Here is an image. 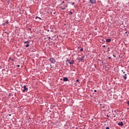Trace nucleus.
<instances>
[{"instance_id": "412c9836", "label": "nucleus", "mask_w": 129, "mask_h": 129, "mask_svg": "<svg viewBox=\"0 0 129 129\" xmlns=\"http://www.w3.org/2000/svg\"><path fill=\"white\" fill-rule=\"evenodd\" d=\"M61 4H65V2L64 1H63Z\"/></svg>"}, {"instance_id": "ddd939ff", "label": "nucleus", "mask_w": 129, "mask_h": 129, "mask_svg": "<svg viewBox=\"0 0 129 129\" xmlns=\"http://www.w3.org/2000/svg\"><path fill=\"white\" fill-rule=\"evenodd\" d=\"M24 44H30V42L26 41H24Z\"/></svg>"}, {"instance_id": "f257e3e1", "label": "nucleus", "mask_w": 129, "mask_h": 129, "mask_svg": "<svg viewBox=\"0 0 129 129\" xmlns=\"http://www.w3.org/2000/svg\"><path fill=\"white\" fill-rule=\"evenodd\" d=\"M60 8L62 10V11H64V10H66V8L68 7V5L67 4H61L59 5Z\"/></svg>"}, {"instance_id": "2eb2a0df", "label": "nucleus", "mask_w": 129, "mask_h": 129, "mask_svg": "<svg viewBox=\"0 0 129 129\" xmlns=\"http://www.w3.org/2000/svg\"><path fill=\"white\" fill-rule=\"evenodd\" d=\"M69 15H73V13L72 12H69Z\"/></svg>"}, {"instance_id": "9b49d317", "label": "nucleus", "mask_w": 129, "mask_h": 129, "mask_svg": "<svg viewBox=\"0 0 129 129\" xmlns=\"http://www.w3.org/2000/svg\"><path fill=\"white\" fill-rule=\"evenodd\" d=\"M111 41V39L109 38H108L106 39V42H108V43H110Z\"/></svg>"}, {"instance_id": "1a4fd4ad", "label": "nucleus", "mask_w": 129, "mask_h": 129, "mask_svg": "<svg viewBox=\"0 0 129 129\" xmlns=\"http://www.w3.org/2000/svg\"><path fill=\"white\" fill-rule=\"evenodd\" d=\"M63 81L64 82L68 81V78L67 77L63 78Z\"/></svg>"}, {"instance_id": "c9c22d12", "label": "nucleus", "mask_w": 129, "mask_h": 129, "mask_svg": "<svg viewBox=\"0 0 129 129\" xmlns=\"http://www.w3.org/2000/svg\"><path fill=\"white\" fill-rule=\"evenodd\" d=\"M127 32H125V34H127Z\"/></svg>"}, {"instance_id": "0eeeda50", "label": "nucleus", "mask_w": 129, "mask_h": 129, "mask_svg": "<svg viewBox=\"0 0 129 129\" xmlns=\"http://www.w3.org/2000/svg\"><path fill=\"white\" fill-rule=\"evenodd\" d=\"M85 56L84 55H83L82 57H81V58H80V59H79L80 61H84V58H85Z\"/></svg>"}, {"instance_id": "f03ea898", "label": "nucleus", "mask_w": 129, "mask_h": 129, "mask_svg": "<svg viewBox=\"0 0 129 129\" xmlns=\"http://www.w3.org/2000/svg\"><path fill=\"white\" fill-rule=\"evenodd\" d=\"M49 60L50 62L51 63V64H54V63H56V60H55V58L53 57H50Z\"/></svg>"}, {"instance_id": "a211bd4d", "label": "nucleus", "mask_w": 129, "mask_h": 129, "mask_svg": "<svg viewBox=\"0 0 129 129\" xmlns=\"http://www.w3.org/2000/svg\"><path fill=\"white\" fill-rule=\"evenodd\" d=\"M66 61H67V62H69H69H70V60L67 59Z\"/></svg>"}, {"instance_id": "f8f14e48", "label": "nucleus", "mask_w": 129, "mask_h": 129, "mask_svg": "<svg viewBox=\"0 0 129 129\" xmlns=\"http://www.w3.org/2000/svg\"><path fill=\"white\" fill-rule=\"evenodd\" d=\"M35 19H36V20H37V19H39V20H40V21H42V19H41V18H40V17H39L38 16H36L35 17Z\"/></svg>"}, {"instance_id": "aec40b11", "label": "nucleus", "mask_w": 129, "mask_h": 129, "mask_svg": "<svg viewBox=\"0 0 129 129\" xmlns=\"http://www.w3.org/2000/svg\"><path fill=\"white\" fill-rule=\"evenodd\" d=\"M127 104H128V105H129V101H127Z\"/></svg>"}, {"instance_id": "20e7f679", "label": "nucleus", "mask_w": 129, "mask_h": 129, "mask_svg": "<svg viewBox=\"0 0 129 129\" xmlns=\"http://www.w3.org/2000/svg\"><path fill=\"white\" fill-rule=\"evenodd\" d=\"M114 112V113L113 114V115H114V117H115V115H118V114H119V111H118V110L117 109L115 110Z\"/></svg>"}, {"instance_id": "393cba45", "label": "nucleus", "mask_w": 129, "mask_h": 129, "mask_svg": "<svg viewBox=\"0 0 129 129\" xmlns=\"http://www.w3.org/2000/svg\"><path fill=\"white\" fill-rule=\"evenodd\" d=\"M94 92H97V91L96 90H94Z\"/></svg>"}, {"instance_id": "6ab92c4d", "label": "nucleus", "mask_w": 129, "mask_h": 129, "mask_svg": "<svg viewBox=\"0 0 129 129\" xmlns=\"http://www.w3.org/2000/svg\"><path fill=\"white\" fill-rule=\"evenodd\" d=\"M2 25L3 26H6V23H3Z\"/></svg>"}, {"instance_id": "c85d7f7f", "label": "nucleus", "mask_w": 129, "mask_h": 129, "mask_svg": "<svg viewBox=\"0 0 129 129\" xmlns=\"http://www.w3.org/2000/svg\"><path fill=\"white\" fill-rule=\"evenodd\" d=\"M72 5H75V3H73Z\"/></svg>"}, {"instance_id": "cd10ccee", "label": "nucleus", "mask_w": 129, "mask_h": 129, "mask_svg": "<svg viewBox=\"0 0 129 129\" xmlns=\"http://www.w3.org/2000/svg\"><path fill=\"white\" fill-rule=\"evenodd\" d=\"M9 116H12V114H9Z\"/></svg>"}, {"instance_id": "72a5a7b5", "label": "nucleus", "mask_w": 129, "mask_h": 129, "mask_svg": "<svg viewBox=\"0 0 129 129\" xmlns=\"http://www.w3.org/2000/svg\"><path fill=\"white\" fill-rule=\"evenodd\" d=\"M12 59V58L10 57V58H9V60H11Z\"/></svg>"}, {"instance_id": "39448f33", "label": "nucleus", "mask_w": 129, "mask_h": 129, "mask_svg": "<svg viewBox=\"0 0 129 129\" xmlns=\"http://www.w3.org/2000/svg\"><path fill=\"white\" fill-rule=\"evenodd\" d=\"M90 2L91 3V5H94V4H96V0H90Z\"/></svg>"}, {"instance_id": "4468645a", "label": "nucleus", "mask_w": 129, "mask_h": 129, "mask_svg": "<svg viewBox=\"0 0 129 129\" xmlns=\"http://www.w3.org/2000/svg\"><path fill=\"white\" fill-rule=\"evenodd\" d=\"M29 46H30V44L29 43L25 45V47H26V48H28V47Z\"/></svg>"}, {"instance_id": "4c0bfd02", "label": "nucleus", "mask_w": 129, "mask_h": 129, "mask_svg": "<svg viewBox=\"0 0 129 129\" xmlns=\"http://www.w3.org/2000/svg\"><path fill=\"white\" fill-rule=\"evenodd\" d=\"M121 72H123V70H122V71H121Z\"/></svg>"}, {"instance_id": "e433bc0d", "label": "nucleus", "mask_w": 129, "mask_h": 129, "mask_svg": "<svg viewBox=\"0 0 129 129\" xmlns=\"http://www.w3.org/2000/svg\"><path fill=\"white\" fill-rule=\"evenodd\" d=\"M108 50H109V47H108Z\"/></svg>"}, {"instance_id": "5701e85b", "label": "nucleus", "mask_w": 129, "mask_h": 129, "mask_svg": "<svg viewBox=\"0 0 129 129\" xmlns=\"http://www.w3.org/2000/svg\"><path fill=\"white\" fill-rule=\"evenodd\" d=\"M50 68H53V67H52V64H50Z\"/></svg>"}, {"instance_id": "473e14b6", "label": "nucleus", "mask_w": 129, "mask_h": 129, "mask_svg": "<svg viewBox=\"0 0 129 129\" xmlns=\"http://www.w3.org/2000/svg\"><path fill=\"white\" fill-rule=\"evenodd\" d=\"M123 74H125V72H123Z\"/></svg>"}, {"instance_id": "c756f323", "label": "nucleus", "mask_w": 129, "mask_h": 129, "mask_svg": "<svg viewBox=\"0 0 129 129\" xmlns=\"http://www.w3.org/2000/svg\"><path fill=\"white\" fill-rule=\"evenodd\" d=\"M103 48H105V45H103Z\"/></svg>"}, {"instance_id": "7ed1b4c3", "label": "nucleus", "mask_w": 129, "mask_h": 129, "mask_svg": "<svg viewBox=\"0 0 129 129\" xmlns=\"http://www.w3.org/2000/svg\"><path fill=\"white\" fill-rule=\"evenodd\" d=\"M21 90L22 91V92H26V91H28V88L26 86H24L22 87Z\"/></svg>"}, {"instance_id": "f3484780", "label": "nucleus", "mask_w": 129, "mask_h": 129, "mask_svg": "<svg viewBox=\"0 0 129 129\" xmlns=\"http://www.w3.org/2000/svg\"><path fill=\"white\" fill-rule=\"evenodd\" d=\"M6 24H9V21H8V20H7V21H6Z\"/></svg>"}, {"instance_id": "bb28decb", "label": "nucleus", "mask_w": 129, "mask_h": 129, "mask_svg": "<svg viewBox=\"0 0 129 129\" xmlns=\"http://www.w3.org/2000/svg\"><path fill=\"white\" fill-rule=\"evenodd\" d=\"M106 129H109V127H106Z\"/></svg>"}, {"instance_id": "4be33fe9", "label": "nucleus", "mask_w": 129, "mask_h": 129, "mask_svg": "<svg viewBox=\"0 0 129 129\" xmlns=\"http://www.w3.org/2000/svg\"><path fill=\"white\" fill-rule=\"evenodd\" d=\"M113 56L114 57V58H115V57H116V56L114 54H113Z\"/></svg>"}, {"instance_id": "9d476101", "label": "nucleus", "mask_w": 129, "mask_h": 129, "mask_svg": "<svg viewBox=\"0 0 129 129\" xmlns=\"http://www.w3.org/2000/svg\"><path fill=\"white\" fill-rule=\"evenodd\" d=\"M69 64H70V65H72V64H74L75 61H74V60H72L71 62H69Z\"/></svg>"}, {"instance_id": "2f4dec72", "label": "nucleus", "mask_w": 129, "mask_h": 129, "mask_svg": "<svg viewBox=\"0 0 129 129\" xmlns=\"http://www.w3.org/2000/svg\"><path fill=\"white\" fill-rule=\"evenodd\" d=\"M48 39H51V37H48Z\"/></svg>"}, {"instance_id": "dca6fc26", "label": "nucleus", "mask_w": 129, "mask_h": 129, "mask_svg": "<svg viewBox=\"0 0 129 129\" xmlns=\"http://www.w3.org/2000/svg\"><path fill=\"white\" fill-rule=\"evenodd\" d=\"M80 51H81V52H82V51H83V48H81V49H80Z\"/></svg>"}, {"instance_id": "f704fd0d", "label": "nucleus", "mask_w": 129, "mask_h": 129, "mask_svg": "<svg viewBox=\"0 0 129 129\" xmlns=\"http://www.w3.org/2000/svg\"><path fill=\"white\" fill-rule=\"evenodd\" d=\"M102 107H103V108H104V106H103Z\"/></svg>"}, {"instance_id": "423d86ee", "label": "nucleus", "mask_w": 129, "mask_h": 129, "mask_svg": "<svg viewBox=\"0 0 129 129\" xmlns=\"http://www.w3.org/2000/svg\"><path fill=\"white\" fill-rule=\"evenodd\" d=\"M127 75L126 74H125L124 76H123V78L124 79V80H126V78H127Z\"/></svg>"}, {"instance_id": "58836bf2", "label": "nucleus", "mask_w": 129, "mask_h": 129, "mask_svg": "<svg viewBox=\"0 0 129 129\" xmlns=\"http://www.w3.org/2000/svg\"><path fill=\"white\" fill-rule=\"evenodd\" d=\"M11 60H12V61H13L14 59H11Z\"/></svg>"}, {"instance_id": "7c9ffc66", "label": "nucleus", "mask_w": 129, "mask_h": 129, "mask_svg": "<svg viewBox=\"0 0 129 129\" xmlns=\"http://www.w3.org/2000/svg\"><path fill=\"white\" fill-rule=\"evenodd\" d=\"M108 59H111V57H108Z\"/></svg>"}, {"instance_id": "a878e982", "label": "nucleus", "mask_w": 129, "mask_h": 129, "mask_svg": "<svg viewBox=\"0 0 129 129\" xmlns=\"http://www.w3.org/2000/svg\"><path fill=\"white\" fill-rule=\"evenodd\" d=\"M17 67H20V64H18V65L17 66Z\"/></svg>"}, {"instance_id": "b1692460", "label": "nucleus", "mask_w": 129, "mask_h": 129, "mask_svg": "<svg viewBox=\"0 0 129 129\" xmlns=\"http://www.w3.org/2000/svg\"><path fill=\"white\" fill-rule=\"evenodd\" d=\"M77 82H79V80H76Z\"/></svg>"}, {"instance_id": "6e6552de", "label": "nucleus", "mask_w": 129, "mask_h": 129, "mask_svg": "<svg viewBox=\"0 0 129 129\" xmlns=\"http://www.w3.org/2000/svg\"><path fill=\"white\" fill-rule=\"evenodd\" d=\"M118 125H120V126H122V125H123V122H120L118 123Z\"/></svg>"}]
</instances>
